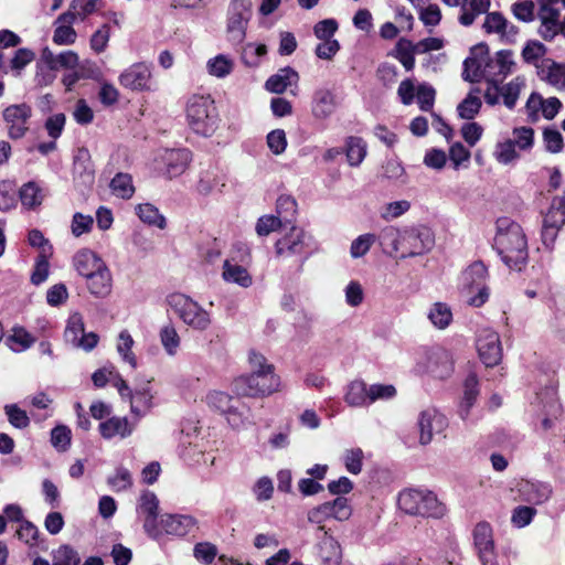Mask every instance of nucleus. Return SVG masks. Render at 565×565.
I'll return each mask as SVG.
<instances>
[{
  "mask_svg": "<svg viewBox=\"0 0 565 565\" xmlns=\"http://www.w3.org/2000/svg\"><path fill=\"white\" fill-rule=\"evenodd\" d=\"M379 241L388 255L399 254L402 259L415 257L429 252L435 245V235L426 226L397 228L386 226Z\"/></svg>",
  "mask_w": 565,
  "mask_h": 565,
  "instance_id": "nucleus-1",
  "label": "nucleus"
},
{
  "mask_svg": "<svg viewBox=\"0 0 565 565\" xmlns=\"http://www.w3.org/2000/svg\"><path fill=\"white\" fill-rule=\"evenodd\" d=\"M495 245L504 264L514 270H521L527 259L526 239L521 226L511 223L505 230L500 227Z\"/></svg>",
  "mask_w": 565,
  "mask_h": 565,
  "instance_id": "nucleus-2",
  "label": "nucleus"
},
{
  "mask_svg": "<svg viewBox=\"0 0 565 565\" xmlns=\"http://www.w3.org/2000/svg\"><path fill=\"white\" fill-rule=\"evenodd\" d=\"M397 507L405 514L439 519L446 514V507L435 493L426 490L405 489L397 497Z\"/></svg>",
  "mask_w": 565,
  "mask_h": 565,
  "instance_id": "nucleus-3",
  "label": "nucleus"
},
{
  "mask_svg": "<svg viewBox=\"0 0 565 565\" xmlns=\"http://www.w3.org/2000/svg\"><path fill=\"white\" fill-rule=\"evenodd\" d=\"M186 121L190 129L203 137H211L218 127V114L210 96L193 95L186 104Z\"/></svg>",
  "mask_w": 565,
  "mask_h": 565,
  "instance_id": "nucleus-4",
  "label": "nucleus"
},
{
  "mask_svg": "<svg viewBox=\"0 0 565 565\" xmlns=\"http://www.w3.org/2000/svg\"><path fill=\"white\" fill-rule=\"evenodd\" d=\"M232 388L237 397H266L281 390V381L277 374H242L234 379Z\"/></svg>",
  "mask_w": 565,
  "mask_h": 565,
  "instance_id": "nucleus-5",
  "label": "nucleus"
},
{
  "mask_svg": "<svg viewBox=\"0 0 565 565\" xmlns=\"http://www.w3.org/2000/svg\"><path fill=\"white\" fill-rule=\"evenodd\" d=\"M168 303L180 320L193 330L205 331L212 324L210 312L198 301L184 294L175 292L170 295Z\"/></svg>",
  "mask_w": 565,
  "mask_h": 565,
  "instance_id": "nucleus-6",
  "label": "nucleus"
},
{
  "mask_svg": "<svg viewBox=\"0 0 565 565\" xmlns=\"http://www.w3.org/2000/svg\"><path fill=\"white\" fill-rule=\"evenodd\" d=\"M454 371V359L451 353L444 348H431L417 354L415 372L427 374L434 379L444 380Z\"/></svg>",
  "mask_w": 565,
  "mask_h": 565,
  "instance_id": "nucleus-7",
  "label": "nucleus"
},
{
  "mask_svg": "<svg viewBox=\"0 0 565 565\" xmlns=\"http://www.w3.org/2000/svg\"><path fill=\"white\" fill-rule=\"evenodd\" d=\"M205 399L210 407L225 415L226 420L234 429H242L248 423L250 409L238 398L225 392L212 391Z\"/></svg>",
  "mask_w": 565,
  "mask_h": 565,
  "instance_id": "nucleus-8",
  "label": "nucleus"
},
{
  "mask_svg": "<svg viewBox=\"0 0 565 565\" xmlns=\"http://www.w3.org/2000/svg\"><path fill=\"white\" fill-rule=\"evenodd\" d=\"M119 85L135 93H152L158 90L153 67L146 62H136L126 67L118 76Z\"/></svg>",
  "mask_w": 565,
  "mask_h": 565,
  "instance_id": "nucleus-9",
  "label": "nucleus"
},
{
  "mask_svg": "<svg viewBox=\"0 0 565 565\" xmlns=\"http://www.w3.org/2000/svg\"><path fill=\"white\" fill-rule=\"evenodd\" d=\"M472 536L480 565H500L491 525L479 522L473 529Z\"/></svg>",
  "mask_w": 565,
  "mask_h": 565,
  "instance_id": "nucleus-10",
  "label": "nucleus"
},
{
  "mask_svg": "<svg viewBox=\"0 0 565 565\" xmlns=\"http://www.w3.org/2000/svg\"><path fill=\"white\" fill-rule=\"evenodd\" d=\"M447 426V418L439 411L434 407L423 409L417 418L419 445H429L434 436L444 433Z\"/></svg>",
  "mask_w": 565,
  "mask_h": 565,
  "instance_id": "nucleus-11",
  "label": "nucleus"
},
{
  "mask_svg": "<svg viewBox=\"0 0 565 565\" xmlns=\"http://www.w3.org/2000/svg\"><path fill=\"white\" fill-rule=\"evenodd\" d=\"M32 116V109L29 105H10L2 111V118L7 127L8 136L12 139L22 138L29 130V120Z\"/></svg>",
  "mask_w": 565,
  "mask_h": 565,
  "instance_id": "nucleus-12",
  "label": "nucleus"
},
{
  "mask_svg": "<svg viewBox=\"0 0 565 565\" xmlns=\"http://www.w3.org/2000/svg\"><path fill=\"white\" fill-rule=\"evenodd\" d=\"M562 2L565 7V0H537L539 3V34L546 41L553 40L561 33L559 10L554 4Z\"/></svg>",
  "mask_w": 565,
  "mask_h": 565,
  "instance_id": "nucleus-13",
  "label": "nucleus"
},
{
  "mask_svg": "<svg viewBox=\"0 0 565 565\" xmlns=\"http://www.w3.org/2000/svg\"><path fill=\"white\" fill-rule=\"evenodd\" d=\"M252 15L250 0H232L228 7L227 31L234 41L245 38V30Z\"/></svg>",
  "mask_w": 565,
  "mask_h": 565,
  "instance_id": "nucleus-14",
  "label": "nucleus"
},
{
  "mask_svg": "<svg viewBox=\"0 0 565 565\" xmlns=\"http://www.w3.org/2000/svg\"><path fill=\"white\" fill-rule=\"evenodd\" d=\"M476 347L481 361L486 366L497 365L502 358V347L499 334L491 329L479 331Z\"/></svg>",
  "mask_w": 565,
  "mask_h": 565,
  "instance_id": "nucleus-15",
  "label": "nucleus"
},
{
  "mask_svg": "<svg viewBox=\"0 0 565 565\" xmlns=\"http://www.w3.org/2000/svg\"><path fill=\"white\" fill-rule=\"evenodd\" d=\"M65 339L75 348L85 351L94 349L98 342V337L94 332H84V320L81 313L74 312L70 316L65 329Z\"/></svg>",
  "mask_w": 565,
  "mask_h": 565,
  "instance_id": "nucleus-16",
  "label": "nucleus"
},
{
  "mask_svg": "<svg viewBox=\"0 0 565 565\" xmlns=\"http://www.w3.org/2000/svg\"><path fill=\"white\" fill-rule=\"evenodd\" d=\"M41 61L50 71L75 70L82 65L78 54L73 50L54 53L51 49L44 47L41 53Z\"/></svg>",
  "mask_w": 565,
  "mask_h": 565,
  "instance_id": "nucleus-17",
  "label": "nucleus"
},
{
  "mask_svg": "<svg viewBox=\"0 0 565 565\" xmlns=\"http://www.w3.org/2000/svg\"><path fill=\"white\" fill-rule=\"evenodd\" d=\"M540 79L555 92H565V65L551 58L543 60L537 66Z\"/></svg>",
  "mask_w": 565,
  "mask_h": 565,
  "instance_id": "nucleus-18",
  "label": "nucleus"
},
{
  "mask_svg": "<svg viewBox=\"0 0 565 565\" xmlns=\"http://www.w3.org/2000/svg\"><path fill=\"white\" fill-rule=\"evenodd\" d=\"M160 523L167 534L184 536L199 527L198 520L190 514H164Z\"/></svg>",
  "mask_w": 565,
  "mask_h": 565,
  "instance_id": "nucleus-19",
  "label": "nucleus"
},
{
  "mask_svg": "<svg viewBox=\"0 0 565 565\" xmlns=\"http://www.w3.org/2000/svg\"><path fill=\"white\" fill-rule=\"evenodd\" d=\"M221 276L224 282L236 285L244 289L253 285V276L248 269L238 264L234 258L224 259Z\"/></svg>",
  "mask_w": 565,
  "mask_h": 565,
  "instance_id": "nucleus-20",
  "label": "nucleus"
},
{
  "mask_svg": "<svg viewBox=\"0 0 565 565\" xmlns=\"http://www.w3.org/2000/svg\"><path fill=\"white\" fill-rule=\"evenodd\" d=\"M170 178L181 175L189 167L191 152L186 149H166L160 156Z\"/></svg>",
  "mask_w": 565,
  "mask_h": 565,
  "instance_id": "nucleus-21",
  "label": "nucleus"
},
{
  "mask_svg": "<svg viewBox=\"0 0 565 565\" xmlns=\"http://www.w3.org/2000/svg\"><path fill=\"white\" fill-rule=\"evenodd\" d=\"M488 63V50L486 45H478L471 50L470 56L465 60L462 76L466 81L477 82L484 74Z\"/></svg>",
  "mask_w": 565,
  "mask_h": 565,
  "instance_id": "nucleus-22",
  "label": "nucleus"
},
{
  "mask_svg": "<svg viewBox=\"0 0 565 565\" xmlns=\"http://www.w3.org/2000/svg\"><path fill=\"white\" fill-rule=\"evenodd\" d=\"M74 23L75 21L73 13L64 12L60 14L53 24V43L60 46L73 45L77 40V33L73 28Z\"/></svg>",
  "mask_w": 565,
  "mask_h": 565,
  "instance_id": "nucleus-23",
  "label": "nucleus"
},
{
  "mask_svg": "<svg viewBox=\"0 0 565 565\" xmlns=\"http://www.w3.org/2000/svg\"><path fill=\"white\" fill-rule=\"evenodd\" d=\"M488 270L481 262L469 265L460 275V291H475L478 287H487Z\"/></svg>",
  "mask_w": 565,
  "mask_h": 565,
  "instance_id": "nucleus-24",
  "label": "nucleus"
},
{
  "mask_svg": "<svg viewBox=\"0 0 565 565\" xmlns=\"http://www.w3.org/2000/svg\"><path fill=\"white\" fill-rule=\"evenodd\" d=\"M75 180L84 188H90L94 183L95 171L87 149H78L74 160Z\"/></svg>",
  "mask_w": 565,
  "mask_h": 565,
  "instance_id": "nucleus-25",
  "label": "nucleus"
},
{
  "mask_svg": "<svg viewBox=\"0 0 565 565\" xmlns=\"http://www.w3.org/2000/svg\"><path fill=\"white\" fill-rule=\"evenodd\" d=\"M73 265L76 271L86 279L106 266V263L94 252L82 249L75 254Z\"/></svg>",
  "mask_w": 565,
  "mask_h": 565,
  "instance_id": "nucleus-26",
  "label": "nucleus"
},
{
  "mask_svg": "<svg viewBox=\"0 0 565 565\" xmlns=\"http://www.w3.org/2000/svg\"><path fill=\"white\" fill-rule=\"evenodd\" d=\"M85 280L88 291L94 297L106 298L111 294L113 276L107 265Z\"/></svg>",
  "mask_w": 565,
  "mask_h": 565,
  "instance_id": "nucleus-27",
  "label": "nucleus"
},
{
  "mask_svg": "<svg viewBox=\"0 0 565 565\" xmlns=\"http://www.w3.org/2000/svg\"><path fill=\"white\" fill-rule=\"evenodd\" d=\"M298 81L299 75L294 68L284 67L266 81L265 87L270 93L281 94L288 87L296 86Z\"/></svg>",
  "mask_w": 565,
  "mask_h": 565,
  "instance_id": "nucleus-28",
  "label": "nucleus"
},
{
  "mask_svg": "<svg viewBox=\"0 0 565 565\" xmlns=\"http://www.w3.org/2000/svg\"><path fill=\"white\" fill-rule=\"evenodd\" d=\"M318 552L323 565L341 564V546L328 531H324V534L318 544Z\"/></svg>",
  "mask_w": 565,
  "mask_h": 565,
  "instance_id": "nucleus-29",
  "label": "nucleus"
},
{
  "mask_svg": "<svg viewBox=\"0 0 565 565\" xmlns=\"http://www.w3.org/2000/svg\"><path fill=\"white\" fill-rule=\"evenodd\" d=\"M335 107V96L331 90L320 88L315 92L311 111L316 118L326 119L330 117Z\"/></svg>",
  "mask_w": 565,
  "mask_h": 565,
  "instance_id": "nucleus-30",
  "label": "nucleus"
},
{
  "mask_svg": "<svg viewBox=\"0 0 565 565\" xmlns=\"http://www.w3.org/2000/svg\"><path fill=\"white\" fill-rule=\"evenodd\" d=\"M134 426L126 417L114 416L99 424V433L106 439L126 438L131 435Z\"/></svg>",
  "mask_w": 565,
  "mask_h": 565,
  "instance_id": "nucleus-31",
  "label": "nucleus"
},
{
  "mask_svg": "<svg viewBox=\"0 0 565 565\" xmlns=\"http://www.w3.org/2000/svg\"><path fill=\"white\" fill-rule=\"evenodd\" d=\"M305 236L303 230L292 227L286 236L277 241L276 253L278 255L301 253L305 247Z\"/></svg>",
  "mask_w": 565,
  "mask_h": 565,
  "instance_id": "nucleus-32",
  "label": "nucleus"
},
{
  "mask_svg": "<svg viewBox=\"0 0 565 565\" xmlns=\"http://www.w3.org/2000/svg\"><path fill=\"white\" fill-rule=\"evenodd\" d=\"M154 393L149 385L137 388L129 396L130 411L134 415L145 416L153 406Z\"/></svg>",
  "mask_w": 565,
  "mask_h": 565,
  "instance_id": "nucleus-33",
  "label": "nucleus"
},
{
  "mask_svg": "<svg viewBox=\"0 0 565 565\" xmlns=\"http://www.w3.org/2000/svg\"><path fill=\"white\" fill-rule=\"evenodd\" d=\"M483 29L487 33H497L502 38L516 33L515 28L510 25L508 20L500 12L488 13L483 22Z\"/></svg>",
  "mask_w": 565,
  "mask_h": 565,
  "instance_id": "nucleus-34",
  "label": "nucleus"
},
{
  "mask_svg": "<svg viewBox=\"0 0 565 565\" xmlns=\"http://www.w3.org/2000/svg\"><path fill=\"white\" fill-rule=\"evenodd\" d=\"M490 8V0H467L459 15L460 24L465 26L471 25L475 20L486 13Z\"/></svg>",
  "mask_w": 565,
  "mask_h": 565,
  "instance_id": "nucleus-35",
  "label": "nucleus"
},
{
  "mask_svg": "<svg viewBox=\"0 0 565 565\" xmlns=\"http://www.w3.org/2000/svg\"><path fill=\"white\" fill-rule=\"evenodd\" d=\"M415 54L417 53V44L409 40L399 39L395 45L392 55L401 62L406 71H412L415 66Z\"/></svg>",
  "mask_w": 565,
  "mask_h": 565,
  "instance_id": "nucleus-36",
  "label": "nucleus"
},
{
  "mask_svg": "<svg viewBox=\"0 0 565 565\" xmlns=\"http://www.w3.org/2000/svg\"><path fill=\"white\" fill-rule=\"evenodd\" d=\"M345 156L351 167H359L366 157V143L359 137L351 136L345 140Z\"/></svg>",
  "mask_w": 565,
  "mask_h": 565,
  "instance_id": "nucleus-37",
  "label": "nucleus"
},
{
  "mask_svg": "<svg viewBox=\"0 0 565 565\" xmlns=\"http://www.w3.org/2000/svg\"><path fill=\"white\" fill-rule=\"evenodd\" d=\"M19 194L22 205L29 210L36 209L44 200L43 190L33 181L23 184Z\"/></svg>",
  "mask_w": 565,
  "mask_h": 565,
  "instance_id": "nucleus-38",
  "label": "nucleus"
},
{
  "mask_svg": "<svg viewBox=\"0 0 565 565\" xmlns=\"http://www.w3.org/2000/svg\"><path fill=\"white\" fill-rule=\"evenodd\" d=\"M344 399L352 407H361L370 404L367 385L363 381L351 382Z\"/></svg>",
  "mask_w": 565,
  "mask_h": 565,
  "instance_id": "nucleus-39",
  "label": "nucleus"
},
{
  "mask_svg": "<svg viewBox=\"0 0 565 565\" xmlns=\"http://www.w3.org/2000/svg\"><path fill=\"white\" fill-rule=\"evenodd\" d=\"M206 68L211 76L223 78L232 73L234 60L228 55L218 54L207 61Z\"/></svg>",
  "mask_w": 565,
  "mask_h": 565,
  "instance_id": "nucleus-40",
  "label": "nucleus"
},
{
  "mask_svg": "<svg viewBox=\"0 0 565 565\" xmlns=\"http://www.w3.org/2000/svg\"><path fill=\"white\" fill-rule=\"evenodd\" d=\"M136 213L140 221L148 225L156 226L161 230L166 227L164 216L150 203L138 204L136 206Z\"/></svg>",
  "mask_w": 565,
  "mask_h": 565,
  "instance_id": "nucleus-41",
  "label": "nucleus"
},
{
  "mask_svg": "<svg viewBox=\"0 0 565 565\" xmlns=\"http://www.w3.org/2000/svg\"><path fill=\"white\" fill-rule=\"evenodd\" d=\"M95 71L96 67L94 63L84 61L81 66L75 70H70L68 73L64 74L62 83L67 90H71L79 79L94 77Z\"/></svg>",
  "mask_w": 565,
  "mask_h": 565,
  "instance_id": "nucleus-42",
  "label": "nucleus"
},
{
  "mask_svg": "<svg viewBox=\"0 0 565 565\" xmlns=\"http://www.w3.org/2000/svg\"><path fill=\"white\" fill-rule=\"evenodd\" d=\"M428 319L437 329L444 330L452 321L451 309L444 302H435L429 309Z\"/></svg>",
  "mask_w": 565,
  "mask_h": 565,
  "instance_id": "nucleus-43",
  "label": "nucleus"
},
{
  "mask_svg": "<svg viewBox=\"0 0 565 565\" xmlns=\"http://www.w3.org/2000/svg\"><path fill=\"white\" fill-rule=\"evenodd\" d=\"M110 190L113 194L120 199H130L135 193L131 175L127 173H117L110 182Z\"/></svg>",
  "mask_w": 565,
  "mask_h": 565,
  "instance_id": "nucleus-44",
  "label": "nucleus"
},
{
  "mask_svg": "<svg viewBox=\"0 0 565 565\" xmlns=\"http://www.w3.org/2000/svg\"><path fill=\"white\" fill-rule=\"evenodd\" d=\"M544 223L550 227H561L565 224V198L557 196L544 218Z\"/></svg>",
  "mask_w": 565,
  "mask_h": 565,
  "instance_id": "nucleus-45",
  "label": "nucleus"
},
{
  "mask_svg": "<svg viewBox=\"0 0 565 565\" xmlns=\"http://www.w3.org/2000/svg\"><path fill=\"white\" fill-rule=\"evenodd\" d=\"M160 341L166 352L173 356L177 354L181 339L172 324H167L160 330Z\"/></svg>",
  "mask_w": 565,
  "mask_h": 565,
  "instance_id": "nucleus-46",
  "label": "nucleus"
},
{
  "mask_svg": "<svg viewBox=\"0 0 565 565\" xmlns=\"http://www.w3.org/2000/svg\"><path fill=\"white\" fill-rule=\"evenodd\" d=\"M494 159L501 164H510L519 159L514 141L507 139L498 142L493 152Z\"/></svg>",
  "mask_w": 565,
  "mask_h": 565,
  "instance_id": "nucleus-47",
  "label": "nucleus"
},
{
  "mask_svg": "<svg viewBox=\"0 0 565 565\" xmlns=\"http://www.w3.org/2000/svg\"><path fill=\"white\" fill-rule=\"evenodd\" d=\"M524 86L525 79L523 77H515L501 88V96L503 97L504 105L508 108L512 109L515 106V103Z\"/></svg>",
  "mask_w": 565,
  "mask_h": 565,
  "instance_id": "nucleus-48",
  "label": "nucleus"
},
{
  "mask_svg": "<svg viewBox=\"0 0 565 565\" xmlns=\"http://www.w3.org/2000/svg\"><path fill=\"white\" fill-rule=\"evenodd\" d=\"M478 382L475 376H469L465 383V394L460 406V415L466 418L469 414V409L473 406L478 397Z\"/></svg>",
  "mask_w": 565,
  "mask_h": 565,
  "instance_id": "nucleus-49",
  "label": "nucleus"
},
{
  "mask_svg": "<svg viewBox=\"0 0 565 565\" xmlns=\"http://www.w3.org/2000/svg\"><path fill=\"white\" fill-rule=\"evenodd\" d=\"M134 339L128 331H121L118 337L117 351L122 360L127 362L131 369L137 367V360L132 352Z\"/></svg>",
  "mask_w": 565,
  "mask_h": 565,
  "instance_id": "nucleus-50",
  "label": "nucleus"
},
{
  "mask_svg": "<svg viewBox=\"0 0 565 565\" xmlns=\"http://www.w3.org/2000/svg\"><path fill=\"white\" fill-rule=\"evenodd\" d=\"M107 483L116 492L126 491L132 487V477L127 468L119 467L107 478Z\"/></svg>",
  "mask_w": 565,
  "mask_h": 565,
  "instance_id": "nucleus-51",
  "label": "nucleus"
},
{
  "mask_svg": "<svg viewBox=\"0 0 565 565\" xmlns=\"http://www.w3.org/2000/svg\"><path fill=\"white\" fill-rule=\"evenodd\" d=\"M377 237L375 234L365 233L359 235L355 239L352 241L350 246V255L352 258L363 257L369 253L373 244L376 242Z\"/></svg>",
  "mask_w": 565,
  "mask_h": 565,
  "instance_id": "nucleus-52",
  "label": "nucleus"
},
{
  "mask_svg": "<svg viewBox=\"0 0 565 565\" xmlns=\"http://www.w3.org/2000/svg\"><path fill=\"white\" fill-rule=\"evenodd\" d=\"M266 54L267 46L265 44L248 43L243 49L242 60L245 65L257 67L260 64V58Z\"/></svg>",
  "mask_w": 565,
  "mask_h": 565,
  "instance_id": "nucleus-53",
  "label": "nucleus"
},
{
  "mask_svg": "<svg viewBox=\"0 0 565 565\" xmlns=\"http://www.w3.org/2000/svg\"><path fill=\"white\" fill-rule=\"evenodd\" d=\"M277 216L285 223H291L297 213V202L289 195H281L277 200Z\"/></svg>",
  "mask_w": 565,
  "mask_h": 565,
  "instance_id": "nucleus-54",
  "label": "nucleus"
},
{
  "mask_svg": "<svg viewBox=\"0 0 565 565\" xmlns=\"http://www.w3.org/2000/svg\"><path fill=\"white\" fill-rule=\"evenodd\" d=\"M481 99L475 94L470 93L468 96L458 105L457 111L463 119H472L480 110Z\"/></svg>",
  "mask_w": 565,
  "mask_h": 565,
  "instance_id": "nucleus-55",
  "label": "nucleus"
},
{
  "mask_svg": "<svg viewBox=\"0 0 565 565\" xmlns=\"http://www.w3.org/2000/svg\"><path fill=\"white\" fill-rule=\"evenodd\" d=\"M9 423L18 429H24L30 425V418L25 411L17 404H8L3 407Z\"/></svg>",
  "mask_w": 565,
  "mask_h": 565,
  "instance_id": "nucleus-56",
  "label": "nucleus"
},
{
  "mask_svg": "<svg viewBox=\"0 0 565 565\" xmlns=\"http://www.w3.org/2000/svg\"><path fill=\"white\" fill-rule=\"evenodd\" d=\"M72 433L65 425H58L51 431V444L58 451H66L71 446Z\"/></svg>",
  "mask_w": 565,
  "mask_h": 565,
  "instance_id": "nucleus-57",
  "label": "nucleus"
},
{
  "mask_svg": "<svg viewBox=\"0 0 565 565\" xmlns=\"http://www.w3.org/2000/svg\"><path fill=\"white\" fill-rule=\"evenodd\" d=\"M364 454L361 448L347 449L343 454V463L345 469L353 475L362 471Z\"/></svg>",
  "mask_w": 565,
  "mask_h": 565,
  "instance_id": "nucleus-58",
  "label": "nucleus"
},
{
  "mask_svg": "<svg viewBox=\"0 0 565 565\" xmlns=\"http://www.w3.org/2000/svg\"><path fill=\"white\" fill-rule=\"evenodd\" d=\"M326 503L330 510L331 519H334L337 521H347L352 514V509L349 505L348 499L343 497H339L333 501Z\"/></svg>",
  "mask_w": 565,
  "mask_h": 565,
  "instance_id": "nucleus-59",
  "label": "nucleus"
},
{
  "mask_svg": "<svg viewBox=\"0 0 565 565\" xmlns=\"http://www.w3.org/2000/svg\"><path fill=\"white\" fill-rule=\"evenodd\" d=\"M514 146L520 150H529L534 142V130L531 127H516L512 131Z\"/></svg>",
  "mask_w": 565,
  "mask_h": 565,
  "instance_id": "nucleus-60",
  "label": "nucleus"
},
{
  "mask_svg": "<svg viewBox=\"0 0 565 565\" xmlns=\"http://www.w3.org/2000/svg\"><path fill=\"white\" fill-rule=\"evenodd\" d=\"M96 9V0H73L66 13L74 14V21H83Z\"/></svg>",
  "mask_w": 565,
  "mask_h": 565,
  "instance_id": "nucleus-61",
  "label": "nucleus"
},
{
  "mask_svg": "<svg viewBox=\"0 0 565 565\" xmlns=\"http://www.w3.org/2000/svg\"><path fill=\"white\" fill-rule=\"evenodd\" d=\"M79 556L70 545H61L53 553V565H78Z\"/></svg>",
  "mask_w": 565,
  "mask_h": 565,
  "instance_id": "nucleus-62",
  "label": "nucleus"
},
{
  "mask_svg": "<svg viewBox=\"0 0 565 565\" xmlns=\"http://www.w3.org/2000/svg\"><path fill=\"white\" fill-rule=\"evenodd\" d=\"M409 207L411 204L406 200L386 203L381 209V217L385 221H392L405 214Z\"/></svg>",
  "mask_w": 565,
  "mask_h": 565,
  "instance_id": "nucleus-63",
  "label": "nucleus"
},
{
  "mask_svg": "<svg viewBox=\"0 0 565 565\" xmlns=\"http://www.w3.org/2000/svg\"><path fill=\"white\" fill-rule=\"evenodd\" d=\"M217 555V547L210 542L196 543L193 547V556L203 564H211Z\"/></svg>",
  "mask_w": 565,
  "mask_h": 565,
  "instance_id": "nucleus-64",
  "label": "nucleus"
}]
</instances>
